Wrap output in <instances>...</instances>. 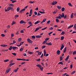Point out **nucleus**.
I'll return each mask as SVG.
<instances>
[{"mask_svg": "<svg viewBox=\"0 0 76 76\" xmlns=\"http://www.w3.org/2000/svg\"><path fill=\"white\" fill-rule=\"evenodd\" d=\"M13 9V8H11V6L7 7V10H6V9H5V12H7V11H9L10 9Z\"/></svg>", "mask_w": 76, "mask_h": 76, "instance_id": "f257e3e1", "label": "nucleus"}, {"mask_svg": "<svg viewBox=\"0 0 76 76\" xmlns=\"http://www.w3.org/2000/svg\"><path fill=\"white\" fill-rule=\"evenodd\" d=\"M27 41L29 43H32V42H33V41L31 40L29 38L28 39Z\"/></svg>", "mask_w": 76, "mask_h": 76, "instance_id": "f03ea898", "label": "nucleus"}, {"mask_svg": "<svg viewBox=\"0 0 76 76\" xmlns=\"http://www.w3.org/2000/svg\"><path fill=\"white\" fill-rule=\"evenodd\" d=\"M61 48L60 50L61 51V50L63 49V48H64V45L63 43L61 44Z\"/></svg>", "mask_w": 76, "mask_h": 76, "instance_id": "7ed1b4c3", "label": "nucleus"}, {"mask_svg": "<svg viewBox=\"0 0 76 76\" xmlns=\"http://www.w3.org/2000/svg\"><path fill=\"white\" fill-rule=\"evenodd\" d=\"M57 3V1H53V2L52 3V5H55Z\"/></svg>", "mask_w": 76, "mask_h": 76, "instance_id": "20e7f679", "label": "nucleus"}, {"mask_svg": "<svg viewBox=\"0 0 76 76\" xmlns=\"http://www.w3.org/2000/svg\"><path fill=\"white\" fill-rule=\"evenodd\" d=\"M26 23V22H25L23 20H21L20 22V23H21V24H23V23Z\"/></svg>", "mask_w": 76, "mask_h": 76, "instance_id": "39448f33", "label": "nucleus"}, {"mask_svg": "<svg viewBox=\"0 0 76 76\" xmlns=\"http://www.w3.org/2000/svg\"><path fill=\"white\" fill-rule=\"evenodd\" d=\"M56 54H57L58 55H60V51L59 50H57L56 52Z\"/></svg>", "mask_w": 76, "mask_h": 76, "instance_id": "423d86ee", "label": "nucleus"}, {"mask_svg": "<svg viewBox=\"0 0 76 76\" xmlns=\"http://www.w3.org/2000/svg\"><path fill=\"white\" fill-rule=\"evenodd\" d=\"M57 8H58V9H59V10H60V9L61 8V6H60L58 5L57 6Z\"/></svg>", "mask_w": 76, "mask_h": 76, "instance_id": "0eeeda50", "label": "nucleus"}, {"mask_svg": "<svg viewBox=\"0 0 76 76\" xmlns=\"http://www.w3.org/2000/svg\"><path fill=\"white\" fill-rule=\"evenodd\" d=\"M62 15H60V16L62 18H64V13H62Z\"/></svg>", "mask_w": 76, "mask_h": 76, "instance_id": "6e6552de", "label": "nucleus"}, {"mask_svg": "<svg viewBox=\"0 0 76 76\" xmlns=\"http://www.w3.org/2000/svg\"><path fill=\"white\" fill-rule=\"evenodd\" d=\"M25 9H23L19 11V13H22V12H23V11H25Z\"/></svg>", "mask_w": 76, "mask_h": 76, "instance_id": "1a4fd4ad", "label": "nucleus"}, {"mask_svg": "<svg viewBox=\"0 0 76 76\" xmlns=\"http://www.w3.org/2000/svg\"><path fill=\"white\" fill-rule=\"evenodd\" d=\"M46 44L47 45H52V44H51V42H50L48 43H46Z\"/></svg>", "mask_w": 76, "mask_h": 76, "instance_id": "9d476101", "label": "nucleus"}, {"mask_svg": "<svg viewBox=\"0 0 76 76\" xmlns=\"http://www.w3.org/2000/svg\"><path fill=\"white\" fill-rule=\"evenodd\" d=\"M66 48H67V47H66L65 48H64V51L63 52L64 53H65L66 52Z\"/></svg>", "mask_w": 76, "mask_h": 76, "instance_id": "9b49d317", "label": "nucleus"}, {"mask_svg": "<svg viewBox=\"0 0 76 76\" xmlns=\"http://www.w3.org/2000/svg\"><path fill=\"white\" fill-rule=\"evenodd\" d=\"M36 37L37 38H41L42 37L41 36L39 35L36 36Z\"/></svg>", "mask_w": 76, "mask_h": 76, "instance_id": "f8f14e48", "label": "nucleus"}, {"mask_svg": "<svg viewBox=\"0 0 76 76\" xmlns=\"http://www.w3.org/2000/svg\"><path fill=\"white\" fill-rule=\"evenodd\" d=\"M69 56H68L67 57L65 58V60L66 61V60H67L68 59H69Z\"/></svg>", "mask_w": 76, "mask_h": 76, "instance_id": "ddd939ff", "label": "nucleus"}, {"mask_svg": "<svg viewBox=\"0 0 76 76\" xmlns=\"http://www.w3.org/2000/svg\"><path fill=\"white\" fill-rule=\"evenodd\" d=\"M73 26V25H72L70 26H69V27H68L67 28V29H70V28H72Z\"/></svg>", "mask_w": 76, "mask_h": 76, "instance_id": "4468645a", "label": "nucleus"}, {"mask_svg": "<svg viewBox=\"0 0 76 76\" xmlns=\"http://www.w3.org/2000/svg\"><path fill=\"white\" fill-rule=\"evenodd\" d=\"M15 64V63H11L10 64V67H11L12 65H13Z\"/></svg>", "mask_w": 76, "mask_h": 76, "instance_id": "2eb2a0df", "label": "nucleus"}, {"mask_svg": "<svg viewBox=\"0 0 76 76\" xmlns=\"http://www.w3.org/2000/svg\"><path fill=\"white\" fill-rule=\"evenodd\" d=\"M13 48V47L12 46H10V48H9V50H12V48Z\"/></svg>", "mask_w": 76, "mask_h": 76, "instance_id": "dca6fc26", "label": "nucleus"}, {"mask_svg": "<svg viewBox=\"0 0 76 76\" xmlns=\"http://www.w3.org/2000/svg\"><path fill=\"white\" fill-rule=\"evenodd\" d=\"M39 13H41L42 14H44V13H45V12H44V11L42 12L41 11H39Z\"/></svg>", "mask_w": 76, "mask_h": 76, "instance_id": "f3484780", "label": "nucleus"}, {"mask_svg": "<svg viewBox=\"0 0 76 76\" xmlns=\"http://www.w3.org/2000/svg\"><path fill=\"white\" fill-rule=\"evenodd\" d=\"M17 48L16 47H12V49L14 50H15V49H16Z\"/></svg>", "mask_w": 76, "mask_h": 76, "instance_id": "a211bd4d", "label": "nucleus"}, {"mask_svg": "<svg viewBox=\"0 0 76 76\" xmlns=\"http://www.w3.org/2000/svg\"><path fill=\"white\" fill-rule=\"evenodd\" d=\"M39 68L42 71H43V67L42 66L40 67H39Z\"/></svg>", "mask_w": 76, "mask_h": 76, "instance_id": "6ab92c4d", "label": "nucleus"}, {"mask_svg": "<svg viewBox=\"0 0 76 76\" xmlns=\"http://www.w3.org/2000/svg\"><path fill=\"white\" fill-rule=\"evenodd\" d=\"M73 18V13H72L71 15V18Z\"/></svg>", "mask_w": 76, "mask_h": 76, "instance_id": "aec40b11", "label": "nucleus"}, {"mask_svg": "<svg viewBox=\"0 0 76 76\" xmlns=\"http://www.w3.org/2000/svg\"><path fill=\"white\" fill-rule=\"evenodd\" d=\"M36 66L37 67H42V66L40 65V64H37L36 65Z\"/></svg>", "mask_w": 76, "mask_h": 76, "instance_id": "412c9836", "label": "nucleus"}, {"mask_svg": "<svg viewBox=\"0 0 76 76\" xmlns=\"http://www.w3.org/2000/svg\"><path fill=\"white\" fill-rule=\"evenodd\" d=\"M17 12H19V10H20V8L19 7H18L17 9Z\"/></svg>", "mask_w": 76, "mask_h": 76, "instance_id": "4be33fe9", "label": "nucleus"}, {"mask_svg": "<svg viewBox=\"0 0 76 76\" xmlns=\"http://www.w3.org/2000/svg\"><path fill=\"white\" fill-rule=\"evenodd\" d=\"M58 64H61L62 65H63V62H59L58 63Z\"/></svg>", "mask_w": 76, "mask_h": 76, "instance_id": "5701e85b", "label": "nucleus"}, {"mask_svg": "<svg viewBox=\"0 0 76 76\" xmlns=\"http://www.w3.org/2000/svg\"><path fill=\"white\" fill-rule=\"evenodd\" d=\"M23 50V48H21L20 49V51H22Z\"/></svg>", "mask_w": 76, "mask_h": 76, "instance_id": "b1692460", "label": "nucleus"}, {"mask_svg": "<svg viewBox=\"0 0 76 76\" xmlns=\"http://www.w3.org/2000/svg\"><path fill=\"white\" fill-rule=\"evenodd\" d=\"M29 3H31V4H32L33 3H35V1H30L29 2Z\"/></svg>", "mask_w": 76, "mask_h": 76, "instance_id": "393cba45", "label": "nucleus"}, {"mask_svg": "<svg viewBox=\"0 0 76 76\" xmlns=\"http://www.w3.org/2000/svg\"><path fill=\"white\" fill-rule=\"evenodd\" d=\"M65 34V32L64 31H63L62 32L61 34V35H64Z\"/></svg>", "mask_w": 76, "mask_h": 76, "instance_id": "a878e982", "label": "nucleus"}, {"mask_svg": "<svg viewBox=\"0 0 76 76\" xmlns=\"http://www.w3.org/2000/svg\"><path fill=\"white\" fill-rule=\"evenodd\" d=\"M61 10L62 12H64V10H65V8H64V7H62L61 9Z\"/></svg>", "mask_w": 76, "mask_h": 76, "instance_id": "bb28decb", "label": "nucleus"}, {"mask_svg": "<svg viewBox=\"0 0 76 76\" xmlns=\"http://www.w3.org/2000/svg\"><path fill=\"white\" fill-rule=\"evenodd\" d=\"M64 39V37H63V36L61 37V40H63Z\"/></svg>", "mask_w": 76, "mask_h": 76, "instance_id": "cd10ccee", "label": "nucleus"}, {"mask_svg": "<svg viewBox=\"0 0 76 76\" xmlns=\"http://www.w3.org/2000/svg\"><path fill=\"white\" fill-rule=\"evenodd\" d=\"M41 54H42L41 52H39L37 54V56H40V55H41Z\"/></svg>", "mask_w": 76, "mask_h": 76, "instance_id": "c85d7f7f", "label": "nucleus"}, {"mask_svg": "<svg viewBox=\"0 0 76 76\" xmlns=\"http://www.w3.org/2000/svg\"><path fill=\"white\" fill-rule=\"evenodd\" d=\"M60 61H61V60H63V57L62 56H61L60 57Z\"/></svg>", "mask_w": 76, "mask_h": 76, "instance_id": "c756f323", "label": "nucleus"}, {"mask_svg": "<svg viewBox=\"0 0 76 76\" xmlns=\"http://www.w3.org/2000/svg\"><path fill=\"white\" fill-rule=\"evenodd\" d=\"M32 10H31L30 11V15H32Z\"/></svg>", "mask_w": 76, "mask_h": 76, "instance_id": "7c9ffc66", "label": "nucleus"}, {"mask_svg": "<svg viewBox=\"0 0 76 76\" xmlns=\"http://www.w3.org/2000/svg\"><path fill=\"white\" fill-rule=\"evenodd\" d=\"M47 41L46 40L44 41L43 42L42 44H45V43L47 42Z\"/></svg>", "mask_w": 76, "mask_h": 76, "instance_id": "2f4dec72", "label": "nucleus"}, {"mask_svg": "<svg viewBox=\"0 0 76 76\" xmlns=\"http://www.w3.org/2000/svg\"><path fill=\"white\" fill-rule=\"evenodd\" d=\"M28 53H29V54H33V52H28Z\"/></svg>", "mask_w": 76, "mask_h": 76, "instance_id": "473e14b6", "label": "nucleus"}, {"mask_svg": "<svg viewBox=\"0 0 76 76\" xmlns=\"http://www.w3.org/2000/svg\"><path fill=\"white\" fill-rule=\"evenodd\" d=\"M12 54H13L14 56H16V53H12Z\"/></svg>", "mask_w": 76, "mask_h": 76, "instance_id": "72a5a7b5", "label": "nucleus"}, {"mask_svg": "<svg viewBox=\"0 0 76 76\" xmlns=\"http://www.w3.org/2000/svg\"><path fill=\"white\" fill-rule=\"evenodd\" d=\"M21 38H19L18 39V41H19V42H20V41H21Z\"/></svg>", "mask_w": 76, "mask_h": 76, "instance_id": "f704fd0d", "label": "nucleus"}, {"mask_svg": "<svg viewBox=\"0 0 76 76\" xmlns=\"http://www.w3.org/2000/svg\"><path fill=\"white\" fill-rule=\"evenodd\" d=\"M39 23V21H37L36 22H35L34 23L35 25H36V24H37V23Z\"/></svg>", "mask_w": 76, "mask_h": 76, "instance_id": "c9c22d12", "label": "nucleus"}, {"mask_svg": "<svg viewBox=\"0 0 76 76\" xmlns=\"http://www.w3.org/2000/svg\"><path fill=\"white\" fill-rule=\"evenodd\" d=\"M46 19L45 18L43 20L42 22H45L46 21Z\"/></svg>", "mask_w": 76, "mask_h": 76, "instance_id": "e433bc0d", "label": "nucleus"}, {"mask_svg": "<svg viewBox=\"0 0 76 76\" xmlns=\"http://www.w3.org/2000/svg\"><path fill=\"white\" fill-rule=\"evenodd\" d=\"M9 59H6L4 61V62H7V61H9Z\"/></svg>", "mask_w": 76, "mask_h": 76, "instance_id": "4c0bfd02", "label": "nucleus"}, {"mask_svg": "<svg viewBox=\"0 0 76 76\" xmlns=\"http://www.w3.org/2000/svg\"><path fill=\"white\" fill-rule=\"evenodd\" d=\"M68 4L70 6H72V4L70 3H69Z\"/></svg>", "mask_w": 76, "mask_h": 76, "instance_id": "58836bf2", "label": "nucleus"}, {"mask_svg": "<svg viewBox=\"0 0 76 76\" xmlns=\"http://www.w3.org/2000/svg\"><path fill=\"white\" fill-rule=\"evenodd\" d=\"M56 22H59V20L57 19H56Z\"/></svg>", "mask_w": 76, "mask_h": 76, "instance_id": "ea45409f", "label": "nucleus"}, {"mask_svg": "<svg viewBox=\"0 0 76 76\" xmlns=\"http://www.w3.org/2000/svg\"><path fill=\"white\" fill-rule=\"evenodd\" d=\"M45 45L42 46V49H44V48H45Z\"/></svg>", "mask_w": 76, "mask_h": 76, "instance_id": "a19ab883", "label": "nucleus"}, {"mask_svg": "<svg viewBox=\"0 0 76 76\" xmlns=\"http://www.w3.org/2000/svg\"><path fill=\"white\" fill-rule=\"evenodd\" d=\"M38 30H39V28H37L36 29V30H35V31L36 32V31H37Z\"/></svg>", "mask_w": 76, "mask_h": 76, "instance_id": "79ce46f5", "label": "nucleus"}, {"mask_svg": "<svg viewBox=\"0 0 76 76\" xmlns=\"http://www.w3.org/2000/svg\"><path fill=\"white\" fill-rule=\"evenodd\" d=\"M9 6H12L13 7L14 6V5H13L12 4H10Z\"/></svg>", "mask_w": 76, "mask_h": 76, "instance_id": "37998d69", "label": "nucleus"}, {"mask_svg": "<svg viewBox=\"0 0 76 76\" xmlns=\"http://www.w3.org/2000/svg\"><path fill=\"white\" fill-rule=\"evenodd\" d=\"M16 23V22H15V21H13L12 22V25H14V24H15Z\"/></svg>", "mask_w": 76, "mask_h": 76, "instance_id": "c03bdc74", "label": "nucleus"}, {"mask_svg": "<svg viewBox=\"0 0 76 76\" xmlns=\"http://www.w3.org/2000/svg\"><path fill=\"white\" fill-rule=\"evenodd\" d=\"M40 60H41V59L39 58L38 59H36V61H40Z\"/></svg>", "mask_w": 76, "mask_h": 76, "instance_id": "a18cd8bd", "label": "nucleus"}, {"mask_svg": "<svg viewBox=\"0 0 76 76\" xmlns=\"http://www.w3.org/2000/svg\"><path fill=\"white\" fill-rule=\"evenodd\" d=\"M32 38H33V39H34V38H35V37L34 36H32Z\"/></svg>", "mask_w": 76, "mask_h": 76, "instance_id": "49530a36", "label": "nucleus"}, {"mask_svg": "<svg viewBox=\"0 0 76 76\" xmlns=\"http://www.w3.org/2000/svg\"><path fill=\"white\" fill-rule=\"evenodd\" d=\"M34 15H37V12H34Z\"/></svg>", "mask_w": 76, "mask_h": 76, "instance_id": "de8ad7c7", "label": "nucleus"}, {"mask_svg": "<svg viewBox=\"0 0 76 76\" xmlns=\"http://www.w3.org/2000/svg\"><path fill=\"white\" fill-rule=\"evenodd\" d=\"M16 0H14V1H12V3H15V2H16Z\"/></svg>", "mask_w": 76, "mask_h": 76, "instance_id": "09e8293b", "label": "nucleus"}, {"mask_svg": "<svg viewBox=\"0 0 76 76\" xmlns=\"http://www.w3.org/2000/svg\"><path fill=\"white\" fill-rule=\"evenodd\" d=\"M47 28V27H46L42 29V30H45V29H46Z\"/></svg>", "mask_w": 76, "mask_h": 76, "instance_id": "8fccbe9b", "label": "nucleus"}, {"mask_svg": "<svg viewBox=\"0 0 76 76\" xmlns=\"http://www.w3.org/2000/svg\"><path fill=\"white\" fill-rule=\"evenodd\" d=\"M75 72H76V71H73L72 73V75H73V74H74L75 73Z\"/></svg>", "mask_w": 76, "mask_h": 76, "instance_id": "3c124183", "label": "nucleus"}, {"mask_svg": "<svg viewBox=\"0 0 76 76\" xmlns=\"http://www.w3.org/2000/svg\"><path fill=\"white\" fill-rule=\"evenodd\" d=\"M1 37H5V35L4 34H2L1 35Z\"/></svg>", "mask_w": 76, "mask_h": 76, "instance_id": "603ef678", "label": "nucleus"}, {"mask_svg": "<svg viewBox=\"0 0 76 76\" xmlns=\"http://www.w3.org/2000/svg\"><path fill=\"white\" fill-rule=\"evenodd\" d=\"M72 67H73V64H72L70 65V69H72Z\"/></svg>", "mask_w": 76, "mask_h": 76, "instance_id": "864d4df0", "label": "nucleus"}, {"mask_svg": "<svg viewBox=\"0 0 76 76\" xmlns=\"http://www.w3.org/2000/svg\"><path fill=\"white\" fill-rule=\"evenodd\" d=\"M47 75H52L53 74V73H47Z\"/></svg>", "mask_w": 76, "mask_h": 76, "instance_id": "5fc2aeb1", "label": "nucleus"}, {"mask_svg": "<svg viewBox=\"0 0 76 76\" xmlns=\"http://www.w3.org/2000/svg\"><path fill=\"white\" fill-rule=\"evenodd\" d=\"M13 36H14V34H11V38H12V37H13Z\"/></svg>", "mask_w": 76, "mask_h": 76, "instance_id": "6e6d98bb", "label": "nucleus"}, {"mask_svg": "<svg viewBox=\"0 0 76 76\" xmlns=\"http://www.w3.org/2000/svg\"><path fill=\"white\" fill-rule=\"evenodd\" d=\"M41 15L40 13H39V12H38L37 14V16H41Z\"/></svg>", "mask_w": 76, "mask_h": 76, "instance_id": "4d7b16f0", "label": "nucleus"}, {"mask_svg": "<svg viewBox=\"0 0 76 76\" xmlns=\"http://www.w3.org/2000/svg\"><path fill=\"white\" fill-rule=\"evenodd\" d=\"M76 53V51H75L74 52H73V55H74V54H75Z\"/></svg>", "mask_w": 76, "mask_h": 76, "instance_id": "13d9d810", "label": "nucleus"}, {"mask_svg": "<svg viewBox=\"0 0 76 76\" xmlns=\"http://www.w3.org/2000/svg\"><path fill=\"white\" fill-rule=\"evenodd\" d=\"M28 23L29 24H30V25H32V23L31 22H29Z\"/></svg>", "mask_w": 76, "mask_h": 76, "instance_id": "bf43d9fd", "label": "nucleus"}, {"mask_svg": "<svg viewBox=\"0 0 76 76\" xmlns=\"http://www.w3.org/2000/svg\"><path fill=\"white\" fill-rule=\"evenodd\" d=\"M50 22H51V21L49 20V21H47V23H48V24L49 23H50Z\"/></svg>", "mask_w": 76, "mask_h": 76, "instance_id": "052dcab7", "label": "nucleus"}, {"mask_svg": "<svg viewBox=\"0 0 76 76\" xmlns=\"http://www.w3.org/2000/svg\"><path fill=\"white\" fill-rule=\"evenodd\" d=\"M46 54V51H45V50H44V54Z\"/></svg>", "mask_w": 76, "mask_h": 76, "instance_id": "680f3d73", "label": "nucleus"}, {"mask_svg": "<svg viewBox=\"0 0 76 76\" xmlns=\"http://www.w3.org/2000/svg\"><path fill=\"white\" fill-rule=\"evenodd\" d=\"M17 60H22V59L21 58H17Z\"/></svg>", "mask_w": 76, "mask_h": 76, "instance_id": "e2e57ef3", "label": "nucleus"}, {"mask_svg": "<svg viewBox=\"0 0 76 76\" xmlns=\"http://www.w3.org/2000/svg\"><path fill=\"white\" fill-rule=\"evenodd\" d=\"M74 27V28L75 29V30H76V24H75Z\"/></svg>", "mask_w": 76, "mask_h": 76, "instance_id": "0e129e2a", "label": "nucleus"}, {"mask_svg": "<svg viewBox=\"0 0 76 76\" xmlns=\"http://www.w3.org/2000/svg\"><path fill=\"white\" fill-rule=\"evenodd\" d=\"M13 44H15V43H16V41L14 40L13 41Z\"/></svg>", "mask_w": 76, "mask_h": 76, "instance_id": "69168bd1", "label": "nucleus"}, {"mask_svg": "<svg viewBox=\"0 0 76 76\" xmlns=\"http://www.w3.org/2000/svg\"><path fill=\"white\" fill-rule=\"evenodd\" d=\"M23 56H26V54L25 53H24L23 54Z\"/></svg>", "mask_w": 76, "mask_h": 76, "instance_id": "338daca9", "label": "nucleus"}, {"mask_svg": "<svg viewBox=\"0 0 76 76\" xmlns=\"http://www.w3.org/2000/svg\"><path fill=\"white\" fill-rule=\"evenodd\" d=\"M48 39H49V38H46L45 40H46V41H48Z\"/></svg>", "mask_w": 76, "mask_h": 76, "instance_id": "774afa93", "label": "nucleus"}]
</instances>
